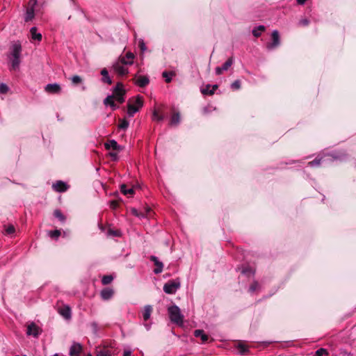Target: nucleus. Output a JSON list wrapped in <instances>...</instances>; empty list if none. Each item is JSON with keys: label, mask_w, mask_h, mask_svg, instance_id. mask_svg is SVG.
<instances>
[{"label": "nucleus", "mask_w": 356, "mask_h": 356, "mask_svg": "<svg viewBox=\"0 0 356 356\" xmlns=\"http://www.w3.org/2000/svg\"><path fill=\"white\" fill-rule=\"evenodd\" d=\"M22 45L17 41L12 44L8 54V58L10 62V70H17L21 63Z\"/></svg>", "instance_id": "nucleus-1"}, {"label": "nucleus", "mask_w": 356, "mask_h": 356, "mask_svg": "<svg viewBox=\"0 0 356 356\" xmlns=\"http://www.w3.org/2000/svg\"><path fill=\"white\" fill-rule=\"evenodd\" d=\"M168 314L170 321L178 326H182L184 324V315L181 314L180 308L173 304L168 307Z\"/></svg>", "instance_id": "nucleus-2"}, {"label": "nucleus", "mask_w": 356, "mask_h": 356, "mask_svg": "<svg viewBox=\"0 0 356 356\" xmlns=\"http://www.w3.org/2000/svg\"><path fill=\"white\" fill-rule=\"evenodd\" d=\"M143 106V97L138 95L134 99H129L127 104V115L129 118L134 117Z\"/></svg>", "instance_id": "nucleus-3"}, {"label": "nucleus", "mask_w": 356, "mask_h": 356, "mask_svg": "<svg viewBox=\"0 0 356 356\" xmlns=\"http://www.w3.org/2000/svg\"><path fill=\"white\" fill-rule=\"evenodd\" d=\"M181 282L179 279L170 280L163 286V291L167 294H175L180 288Z\"/></svg>", "instance_id": "nucleus-4"}, {"label": "nucleus", "mask_w": 356, "mask_h": 356, "mask_svg": "<svg viewBox=\"0 0 356 356\" xmlns=\"http://www.w3.org/2000/svg\"><path fill=\"white\" fill-rule=\"evenodd\" d=\"M272 41L266 44L268 50H273L280 45V34L277 30H274L271 34Z\"/></svg>", "instance_id": "nucleus-5"}, {"label": "nucleus", "mask_w": 356, "mask_h": 356, "mask_svg": "<svg viewBox=\"0 0 356 356\" xmlns=\"http://www.w3.org/2000/svg\"><path fill=\"white\" fill-rule=\"evenodd\" d=\"M328 156L332 158V161H344L348 159V154L343 149L332 151L328 154Z\"/></svg>", "instance_id": "nucleus-6"}, {"label": "nucleus", "mask_w": 356, "mask_h": 356, "mask_svg": "<svg viewBox=\"0 0 356 356\" xmlns=\"http://www.w3.org/2000/svg\"><path fill=\"white\" fill-rule=\"evenodd\" d=\"M37 4V0H30L26 8L24 20L26 22L31 21L34 17L35 6Z\"/></svg>", "instance_id": "nucleus-7"}, {"label": "nucleus", "mask_w": 356, "mask_h": 356, "mask_svg": "<svg viewBox=\"0 0 356 356\" xmlns=\"http://www.w3.org/2000/svg\"><path fill=\"white\" fill-rule=\"evenodd\" d=\"M41 332L42 330L34 322H32L27 325V335L37 338Z\"/></svg>", "instance_id": "nucleus-8"}, {"label": "nucleus", "mask_w": 356, "mask_h": 356, "mask_svg": "<svg viewBox=\"0 0 356 356\" xmlns=\"http://www.w3.org/2000/svg\"><path fill=\"white\" fill-rule=\"evenodd\" d=\"M234 62L233 56L229 57L221 67H216L215 72L216 75H220L224 71H227L232 65Z\"/></svg>", "instance_id": "nucleus-9"}, {"label": "nucleus", "mask_w": 356, "mask_h": 356, "mask_svg": "<svg viewBox=\"0 0 356 356\" xmlns=\"http://www.w3.org/2000/svg\"><path fill=\"white\" fill-rule=\"evenodd\" d=\"M112 68L120 76H124L129 72L127 67L118 61H115L113 63Z\"/></svg>", "instance_id": "nucleus-10"}, {"label": "nucleus", "mask_w": 356, "mask_h": 356, "mask_svg": "<svg viewBox=\"0 0 356 356\" xmlns=\"http://www.w3.org/2000/svg\"><path fill=\"white\" fill-rule=\"evenodd\" d=\"M69 188H70V186L67 183H65L61 180L57 181L56 183H54L52 185V188L54 189V191L58 192V193L65 192L66 191H67V189Z\"/></svg>", "instance_id": "nucleus-11"}, {"label": "nucleus", "mask_w": 356, "mask_h": 356, "mask_svg": "<svg viewBox=\"0 0 356 356\" xmlns=\"http://www.w3.org/2000/svg\"><path fill=\"white\" fill-rule=\"evenodd\" d=\"M113 289L109 287L103 289L100 292L101 298L105 301L111 300L113 298Z\"/></svg>", "instance_id": "nucleus-12"}, {"label": "nucleus", "mask_w": 356, "mask_h": 356, "mask_svg": "<svg viewBox=\"0 0 356 356\" xmlns=\"http://www.w3.org/2000/svg\"><path fill=\"white\" fill-rule=\"evenodd\" d=\"M45 90L49 93L57 94L60 92L61 88L58 83H49L45 86Z\"/></svg>", "instance_id": "nucleus-13"}, {"label": "nucleus", "mask_w": 356, "mask_h": 356, "mask_svg": "<svg viewBox=\"0 0 356 356\" xmlns=\"http://www.w3.org/2000/svg\"><path fill=\"white\" fill-rule=\"evenodd\" d=\"M150 260L154 263V265L156 266L154 270V273L155 274H159L162 272L163 268V264L161 261H160L156 256L152 255L150 257Z\"/></svg>", "instance_id": "nucleus-14"}, {"label": "nucleus", "mask_w": 356, "mask_h": 356, "mask_svg": "<svg viewBox=\"0 0 356 356\" xmlns=\"http://www.w3.org/2000/svg\"><path fill=\"white\" fill-rule=\"evenodd\" d=\"M82 347L79 343H73L70 348V356H79Z\"/></svg>", "instance_id": "nucleus-15"}, {"label": "nucleus", "mask_w": 356, "mask_h": 356, "mask_svg": "<svg viewBox=\"0 0 356 356\" xmlns=\"http://www.w3.org/2000/svg\"><path fill=\"white\" fill-rule=\"evenodd\" d=\"M149 83V79L147 76H139L135 82V83L140 88H145Z\"/></svg>", "instance_id": "nucleus-16"}, {"label": "nucleus", "mask_w": 356, "mask_h": 356, "mask_svg": "<svg viewBox=\"0 0 356 356\" xmlns=\"http://www.w3.org/2000/svg\"><path fill=\"white\" fill-rule=\"evenodd\" d=\"M113 95L107 96L104 100V104L106 106H110L113 111H115L119 108V106L113 102Z\"/></svg>", "instance_id": "nucleus-17"}, {"label": "nucleus", "mask_w": 356, "mask_h": 356, "mask_svg": "<svg viewBox=\"0 0 356 356\" xmlns=\"http://www.w3.org/2000/svg\"><path fill=\"white\" fill-rule=\"evenodd\" d=\"M105 147L106 149H112L116 151L122 149V147L119 145L115 140H110L106 143H105Z\"/></svg>", "instance_id": "nucleus-18"}, {"label": "nucleus", "mask_w": 356, "mask_h": 356, "mask_svg": "<svg viewBox=\"0 0 356 356\" xmlns=\"http://www.w3.org/2000/svg\"><path fill=\"white\" fill-rule=\"evenodd\" d=\"M100 74H102V81L103 83H108L109 85H111L112 83V79H111V77L109 76L108 75V72L106 68H103L102 70H101V72Z\"/></svg>", "instance_id": "nucleus-19"}, {"label": "nucleus", "mask_w": 356, "mask_h": 356, "mask_svg": "<svg viewBox=\"0 0 356 356\" xmlns=\"http://www.w3.org/2000/svg\"><path fill=\"white\" fill-rule=\"evenodd\" d=\"M59 314L66 319L71 318L72 311L69 306H65L59 310Z\"/></svg>", "instance_id": "nucleus-20"}, {"label": "nucleus", "mask_w": 356, "mask_h": 356, "mask_svg": "<svg viewBox=\"0 0 356 356\" xmlns=\"http://www.w3.org/2000/svg\"><path fill=\"white\" fill-rule=\"evenodd\" d=\"M152 307L149 305H147L144 307L143 312V317L144 321H147L151 316V314L152 312Z\"/></svg>", "instance_id": "nucleus-21"}, {"label": "nucleus", "mask_w": 356, "mask_h": 356, "mask_svg": "<svg viewBox=\"0 0 356 356\" xmlns=\"http://www.w3.org/2000/svg\"><path fill=\"white\" fill-rule=\"evenodd\" d=\"M194 336L195 337H200L202 342L205 343L208 341L209 337L202 330H195L194 331Z\"/></svg>", "instance_id": "nucleus-22"}, {"label": "nucleus", "mask_w": 356, "mask_h": 356, "mask_svg": "<svg viewBox=\"0 0 356 356\" xmlns=\"http://www.w3.org/2000/svg\"><path fill=\"white\" fill-rule=\"evenodd\" d=\"M54 216L57 218L61 224H65L66 221L65 216L59 209H56L54 211Z\"/></svg>", "instance_id": "nucleus-23"}, {"label": "nucleus", "mask_w": 356, "mask_h": 356, "mask_svg": "<svg viewBox=\"0 0 356 356\" xmlns=\"http://www.w3.org/2000/svg\"><path fill=\"white\" fill-rule=\"evenodd\" d=\"M266 30V27L264 25H259L255 26L252 31V33L255 38H258L261 35V33Z\"/></svg>", "instance_id": "nucleus-24"}, {"label": "nucleus", "mask_w": 356, "mask_h": 356, "mask_svg": "<svg viewBox=\"0 0 356 356\" xmlns=\"http://www.w3.org/2000/svg\"><path fill=\"white\" fill-rule=\"evenodd\" d=\"M181 121L180 113L179 112L175 113L172 115L170 118V124L171 126H177Z\"/></svg>", "instance_id": "nucleus-25"}, {"label": "nucleus", "mask_w": 356, "mask_h": 356, "mask_svg": "<svg viewBox=\"0 0 356 356\" xmlns=\"http://www.w3.org/2000/svg\"><path fill=\"white\" fill-rule=\"evenodd\" d=\"M30 33L33 40L38 41H40L42 40V34L37 32V28L35 26L31 28Z\"/></svg>", "instance_id": "nucleus-26"}, {"label": "nucleus", "mask_w": 356, "mask_h": 356, "mask_svg": "<svg viewBox=\"0 0 356 356\" xmlns=\"http://www.w3.org/2000/svg\"><path fill=\"white\" fill-rule=\"evenodd\" d=\"M238 353L241 355H245L249 353V349L247 346L242 343H239L237 346Z\"/></svg>", "instance_id": "nucleus-27"}, {"label": "nucleus", "mask_w": 356, "mask_h": 356, "mask_svg": "<svg viewBox=\"0 0 356 356\" xmlns=\"http://www.w3.org/2000/svg\"><path fill=\"white\" fill-rule=\"evenodd\" d=\"M175 75V74L173 72L164 71L162 73V76L163 78H165V81L166 83H170L172 81V76Z\"/></svg>", "instance_id": "nucleus-28"}, {"label": "nucleus", "mask_w": 356, "mask_h": 356, "mask_svg": "<svg viewBox=\"0 0 356 356\" xmlns=\"http://www.w3.org/2000/svg\"><path fill=\"white\" fill-rule=\"evenodd\" d=\"M211 86L210 84H207L204 88H201V92L204 95H212L214 94L213 90L211 88Z\"/></svg>", "instance_id": "nucleus-29"}, {"label": "nucleus", "mask_w": 356, "mask_h": 356, "mask_svg": "<svg viewBox=\"0 0 356 356\" xmlns=\"http://www.w3.org/2000/svg\"><path fill=\"white\" fill-rule=\"evenodd\" d=\"M90 327L91 328V330H92V332L93 333V334L95 336H98V333H99V330L98 323L97 322L93 321V322L90 323Z\"/></svg>", "instance_id": "nucleus-30"}, {"label": "nucleus", "mask_w": 356, "mask_h": 356, "mask_svg": "<svg viewBox=\"0 0 356 356\" xmlns=\"http://www.w3.org/2000/svg\"><path fill=\"white\" fill-rule=\"evenodd\" d=\"M96 356H111V353L110 350L103 348L97 350Z\"/></svg>", "instance_id": "nucleus-31"}, {"label": "nucleus", "mask_w": 356, "mask_h": 356, "mask_svg": "<svg viewBox=\"0 0 356 356\" xmlns=\"http://www.w3.org/2000/svg\"><path fill=\"white\" fill-rule=\"evenodd\" d=\"M129 125V122L127 119H122L120 120L118 128L120 129L126 130Z\"/></svg>", "instance_id": "nucleus-32"}, {"label": "nucleus", "mask_w": 356, "mask_h": 356, "mask_svg": "<svg viewBox=\"0 0 356 356\" xmlns=\"http://www.w3.org/2000/svg\"><path fill=\"white\" fill-rule=\"evenodd\" d=\"M113 95H117L118 92H125V90L123 88V84L118 82L113 88Z\"/></svg>", "instance_id": "nucleus-33"}, {"label": "nucleus", "mask_w": 356, "mask_h": 356, "mask_svg": "<svg viewBox=\"0 0 356 356\" xmlns=\"http://www.w3.org/2000/svg\"><path fill=\"white\" fill-rule=\"evenodd\" d=\"M323 158L316 157L314 160L309 161L307 165L310 167H318L321 165V162Z\"/></svg>", "instance_id": "nucleus-34"}, {"label": "nucleus", "mask_w": 356, "mask_h": 356, "mask_svg": "<svg viewBox=\"0 0 356 356\" xmlns=\"http://www.w3.org/2000/svg\"><path fill=\"white\" fill-rule=\"evenodd\" d=\"M61 235V232L60 229H54L49 232V236L55 239H58V238Z\"/></svg>", "instance_id": "nucleus-35"}, {"label": "nucleus", "mask_w": 356, "mask_h": 356, "mask_svg": "<svg viewBox=\"0 0 356 356\" xmlns=\"http://www.w3.org/2000/svg\"><path fill=\"white\" fill-rule=\"evenodd\" d=\"M120 191L124 195H128V194H133L134 193V189L133 188H127V186L125 184H122L120 186Z\"/></svg>", "instance_id": "nucleus-36"}, {"label": "nucleus", "mask_w": 356, "mask_h": 356, "mask_svg": "<svg viewBox=\"0 0 356 356\" xmlns=\"http://www.w3.org/2000/svg\"><path fill=\"white\" fill-rule=\"evenodd\" d=\"M241 273L246 276L254 275V272L250 267H244L241 270Z\"/></svg>", "instance_id": "nucleus-37"}, {"label": "nucleus", "mask_w": 356, "mask_h": 356, "mask_svg": "<svg viewBox=\"0 0 356 356\" xmlns=\"http://www.w3.org/2000/svg\"><path fill=\"white\" fill-rule=\"evenodd\" d=\"M113 280V277L111 275H104L102 279V283L104 285L110 284Z\"/></svg>", "instance_id": "nucleus-38"}, {"label": "nucleus", "mask_w": 356, "mask_h": 356, "mask_svg": "<svg viewBox=\"0 0 356 356\" xmlns=\"http://www.w3.org/2000/svg\"><path fill=\"white\" fill-rule=\"evenodd\" d=\"M125 92H118L117 95H113L114 98L118 101L120 104H122L124 102V95Z\"/></svg>", "instance_id": "nucleus-39"}, {"label": "nucleus", "mask_w": 356, "mask_h": 356, "mask_svg": "<svg viewBox=\"0 0 356 356\" xmlns=\"http://www.w3.org/2000/svg\"><path fill=\"white\" fill-rule=\"evenodd\" d=\"M152 118L154 120L163 121L165 118L163 115L159 114L157 111H154Z\"/></svg>", "instance_id": "nucleus-40"}, {"label": "nucleus", "mask_w": 356, "mask_h": 356, "mask_svg": "<svg viewBox=\"0 0 356 356\" xmlns=\"http://www.w3.org/2000/svg\"><path fill=\"white\" fill-rule=\"evenodd\" d=\"M328 355L327 350L323 348H321L315 352V354L314 356H325V355Z\"/></svg>", "instance_id": "nucleus-41"}, {"label": "nucleus", "mask_w": 356, "mask_h": 356, "mask_svg": "<svg viewBox=\"0 0 356 356\" xmlns=\"http://www.w3.org/2000/svg\"><path fill=\"white\" fill-rule=\"evenodd\" d=\"M118 61L124 65H132L134 63L133 60H128L125 56L120 57L119 60Z\"/></svg>", "instance_id": "nucleus-42"}, {"label": "nucleus", "mask_w": 356, "mask_h": 356, "mask_svg": "<svg viewBox=\"0 0 356 356\" xmlns=\"http://www.w3.org/2000/svg\"><path fill=\"white\" fill-rule=\"evenodd\" d=\"M138 47L142 53H144L145 51H147V47H146L145 43L144 40L141 38L139 39V40H138Z\"/></svg>", "instance_id": "nucleus-43"}, {"label": "nucleus", "mask_w": 356, "mask_h": 356, "mask_svg": "<svg viewBox=\"0 0 356 356\" xmlns=\"http://www.w3.org/2000/svg\"><path fill=\"white\" fill-rule=\"evenodd\" d=\"M259 283L257 281H254L253 283L250 286L248 291L250 293H253L259 288Z\"/></svg>", "instance_id": "nucleus-44"}, {"label": "nucleus", "mask_w": 356, "mask_h": 356, "mask_svg": "<svg viewBox=\"0 0 356 356\" xmlns=\"http://www.w3.org/2000/svg\"><path fill=\"white\" fill-rule=\"evenodd\" d=\"M231 88L234 90H237L241 88L240 80H236L231 84Z\"/></svg>", "instance_id": "nucleus-45"}, {"label": "nucleus", "mask_w": 356, "mask_h": 356, "mask_svg": "<svg viewBox=\"0 0 356 356\" xmlns=\"http://www.w3.org/2000/svg\"><path fill=\"white\" fill-rule=\"evenodd\" d=\"M71 81L74 84H79L82 82V79L79 75H74L71 78Z\"/></svg>", "instance_id": "nucleus-46"}, {"label": "nucleus", "mask_w": 356, "mask_h": 356, "mask_svg": "<svg viewBox=\"0 0 356 356\" xmlns=\"http://www.w3.org/2000/svg\"><path fill=\"white\" fill-rule=\"evenodd\" d=\"M8 87L6 83H0V93L6 94L8 91Z\"/></svg>", "instance_id": "nucleus-47"}, {"label": "nucleus", "mask_w": 356, "mask_h": 356, "mask_svg": "<svg viewBox=\"0 0 356 356\" xmlns=\"http://www.w3.org/2000/svg\"><path fill=\"white\" fill-rule=\"evenodd\" d=\"M5 231L7 234L10 235L15 233V229L13 225H10L6 228Z\"/></svg>", "instance_id": "nucleus-48"}, {"label": "nucleus", "mask_w": 356, "mask_h": 356, "mask_svg": "<svg viewBox=\"0 0 356 356\" xmlns=\"http://www.w3.org/2000/svg\"><path fill=\"white\" fill-rule=\"evenodd\" d=\"M131 213L134 216L138 217V218H144L145 215L143 213H139L137 209H132Z\"/></svg>", "instance_id": "nucleus-49"}, {"label": "nucleus", "mask_w": 356, "mask_h": 356, "mask_svg": "<svg viewBox=\"0 0 356 356\" xmlns=\"http://www.w3.org/2000/svg\"><path fill=\"white\" fill-rule=\"evenodd\" d=\"M108 234L111 235V236H120V232L119 231H118V230L109 229L108 230Z\"/></svg>", "instance_id": "nucleus-50"}, {"label": "nucleus", "mask_w": 356, "mask_h": 356, "mask_svg": "<svg viewBox=\"0 0 356 356\" xmlns=\"http://www.w3.org/2000/svg\"><path fill=\"white\" fill-rule=\"evenodd\" d=\"M109 204H110V207L113 209H115L118 206V204L115 200L110 201Z\"/></svg>", "instance_id": "nucleus-51"}, {"label": "nucleus", "mask_w": 356, "mask_h": 356, "mask_svg": "<svg viewBox=\"0 0 356 356\" xmlns=\"http://www.w3.org/2000/svg\"><path fill=\"white\" fill-rule=\"evenodd\" d=\"M125 57L128 60H133L134 58V55L131 52H127L125 55Z\"/></svg>", "instance_id": "nucleus-52"}, {"label": "nucleus", "mask_w": 356, "mask_h": 356, "mask_svg": "<svg viewBox=\"0 0 356 356\" xmlns=\"http://www.w3.org/2000/svg\"><path fill=\"white\" fill-rule=\"evenodd\" d=\"M309 24V21L307 19H302L299 22V24L302 26H307Z\"/></svg>", "instance_id": "nucleus-53"}, {"label": "nucleus", "mask_w": 356, "mask_h": 356, "mask_svg": "<svg viewBox=\"0 0 356 356\" xmlns=\"http://www.w3.org/2000/svg\"><path fill=\"white\" fill-rule=\"evenodd\" d=\"M110 156L112 158L113 160L117 161L118 159V154L117 152H111L109 153Z\"/></svg>", "instance_id": "nucleus-54"}, {"label": "nucleus", "mask_w": 356, "mask_h": 356, "mask_svg": "<svg viewBox=\"0 0 356 356\" xmlns=\"http://www.w3.org/2000/svg\"><path fill=\"white\" fill-rule=\"evenodd\" d=\"M123 356H131V350L130 349L124 350Z\"/></svg>", "instance_id": "nucleus-55"}, {"label": "nucleus", "mask_w": 356, "mask_h": 356, "mask_svg": "<svg viewBox=\"0 0 356 356\" xmlns=\"http://www.w3.org/2000/svg\"><path fill=\"white\" fill-rule=\"evenodd\" d=\"M271 343H272V341H262L261 343V345H262L264 347H267V346H269Z\"/></svg>", "instance_id": "nucleus-56"}, {"label": "nucleus", "mask_w": 356, "mask_h": 356, "mask_svg": "<svg viewBox=\"0 0 356 356\" xmlns=\"http://www.w3.org/2000/svg\"><path fill=\"white\" fill-rule=\"evenodd\" d=\"M144 326L147 331H149L151 329V324L149 323H145Z\"/></svg>", "instance_id": "nucleus-57"}, {"label": "nucleus", "mask_w": 356, "mask_h": 356, "mask_svg": "<svg viewBox=\"0 0 356 356\" xmlns=\"http://www.w3.org/2000/svg\"><path fill=\"white\" fill-rule=\"evenodd\" d=\"M307 0H296L297 3L300 5H303Z\"/></svg>", "instance_id": "nucleus-58"}, {"label": "nucleus", "mask_w": 356, "mask_h": 356, "mask_svg": "<svg viewBox=\"0 0 356 356\" xmlns=\"http://www.w3.org/2000/svg\"><path fill=\"white\" fill-rule=\"evenodd\" d=\"M218 88V85L215 84L212 86V90H213V92H215V90Z\"/></svg>", "instance_id": "nucleus-59"}, {"label": "nucleus", "mask_w": 356, "mask_h": 356, "mask_svg": "<svg viewBox=\"0 0 356 356\" xmlns=\"http://www.w3.org/2000/svg\"><path fill=\"white\" fill-rule=\"evenodd\" d=\"M295 163V161H291L289 163H286V164H291V163Z\"/></svg>", "instance_id": "nucleus-60"}, {"label": "nucleus", "mask_w": 356, "mask_h": 356, "mask_svg": "<svg viewBox=\"0 0 356 356\" xmlns=\"http://www.w3.org/2000/svg\"><path fill=\"white\" fill-rule=\"evenodd\" d=\"M82 89H83V90H86V87H85V86H83V87H82Z\"/></svg>", "instance_id": "nucleus-61"}]
</instances>
